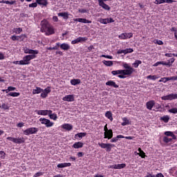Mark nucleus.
I'll use <instances>...</instances> for the list:
<instances>
[{
    "mask_svg": "<svg viewBox=\"0 0 177 177\" xmlns=\"http://www.w3.org/2000/svg\"><path fill=\"white\" fill-rule=\"evenodd\" d=\"M38 131H39V129L37 127H30L24 130V134H25L26 136H28L30 135H34L37 133Z\"/></svg>",
    "mask_w": 177,
    "mask_h": 177,
    "instance_id": "423d86ee",
    "label": "nucleus"
},
{
    "mask_svg": "<svg viewBox=\"0 0 177 177\" xmlns=\"http://www.w3.org/2000/svg\"><path fill=\"white\" fill-rule=\"evenodd\" d=\"M78 12H80V13H86V9H79L78 10Z\"/></svg>",
    "mask_w": 177,
    "mask_h": 177,
    "instance_id": "680f3d73",
    "label": "nucleus"
},
{
    "mask_svg": "<svg viewBox=\"0 0 177 177\" xmlns=\"http://www.w3.org/2000/svg\"><path fill=\"white\" fill-rule=\"evenodd\" d=\"M64 102H74L75 100V97L74 95H67L62 98Z\"/></svg>",
    "mask_w": 177,
    "mask_h": 177,
    "instance_id": "6ab92c4d",
    "label": "nucleus"
},
{
    "mask_svg": "<svg viewBox=\"0 0 177 177\" xmlns=\"http://www.w3.org/2000/svg\"><path fill=\"white\" fill-rule=\"evenodd\" d=\"M24 53L28 55L26 56H30V57H29L30 62H31V60L37 58V55H38V53H39V51H38V50H32V49H30L28 48H24Z\"/></svg>",
    "mask_w": 177,
    "mask_h": 177,
    "instance_id": "7ed1b4c3",
    "label": "nucleus"
},
{
    "mask_svg": "<svg viewBox=\"0 0 177 177\" xmlns=\"http://www.w3.org/2000/svg\"><path fill=\"white\" fill-rule=\"evenodd\" d=\"M73 21H78V23H84V24H91L92 21H89L85 18H75Z\"/></svg>",
    "mask_w": 177,
    "mask_h": 177,
    "instance_id": "dca6fc26",
    "label": "nucleus"
},
{
    "mask_svg": "<svg viewBox=\"0 0 177 177\" xmlns=\"http://www.w3.org/2000/svg\"><path fill=\"white\" fill-rule=\"evenodd\" d=\"M0 156H1V158H3V160L5 159L6 153L3 151H0Z\"/></svg>",
    "mask_w": 177,
    "mask_h": 177,
    "instance_id": "4d7b16f0",
    "label": "nucleus"
},
{
    "mask_svg": "<svg viewBox=\"0 0 177 177\" xmlns=\"http://www.w3.org/2000/svg\"><path fill=\"white\" fill-rule=\"evenodd\" d=\"M60 48L62 50H68L70 49V45L67 43H63L60 45Z\"/></svg>",
    "mask_w": 177,
    "mask_h": 177,
    "instance_id": "bb28decb",
    "label": "nucleus"
},
{
    "mask_svg": "<svg viewBox=\"0 0 177 177\" xmlns=\"http://www.w3.org/2000/svg\"><path fill=\"white\" fill-rule=\"evenodd\" d=\"M104 139H111L113 138V130L109 129L108 131L104 132Z\"/></svg>",
    "mask_w": 177,
    "mask_h": 177,
    "instance_id": "412c9836",
    "label": "nucleus"
},
{
    "mask_svg": "<svg viewBox=\"0 0 177 177\" xmlns=\"http://www.w3.org/2000/svg\"><path fill=\"white\" fill-rule=\"evenodd\" d=\"M21 38H26V35H21V36L13 35L11 37L12 41H19Z\"/></svg>",
    "mask_w": 177,
    "mask_h": 177,
    "instance_id": "c756f323",
    "label": "nucleus"
},
{
    "mask_svg": "<svg viewBox=\"0 0 177 177\" xmlns=\"http://www.w3.org/2000/svg\"><path fill=\"white\" fill-rule=\"evenodd\" d=\"M98 21L101 23V24H109V23H114V19L111 17L106 19L100 18Z\"/></svg>",
    "mask_w": 177,
    "mask_h": 177,
    "instance_id": "4468645a",
    "label": "nucleus"
},
{
    "mask_svg": "<svg viewBox=\"0 0 177 177\" xmlns=\"http://www.w3.org/2000/svg\"><path fill=\"white\" fill-rule=\"evenodd\" d=\"M142 63V61L140 60H136L134 62V63H133L132 66H133V67L135 68H138L139 67V64H140Z\"/></svg>",
    "mask_w": 177,
    "mask_h": 177,
    "instance_id": "37998d69",
    "label": "nucleus"
},
{
    "mask_svg": "<svg viewBox=\"0 0 177 177\" xmlns=\"http://www.w3.org/2000/svg\"><path fill=\"white\" fill-rule=\"evenodd\" d=\"M5 59V54L0 52V60H4Z\"/></svg>",
    "mask_w": 177,
    "mask_h": 177,
    "instance_id": "052dcab7",
    "label": "nucleus"
},
{
    "mask_svg": "<svg viewBox=\"0 0 177 177\" xmlns=\"http://www.w3.org/2000/svg\"><path fill=\"white\" fill-rule=\"evenodd\" d=\"M62 129H65L66 131H73V126L68 123H64L61 126Z\"/></svg>",
    "mask_w": 177,
    "mask_h": 177,
    "instance_id": "aec40b11",
    "label": "nucleus"
},
{
    "mask_svg": "<svg viewBox=\"0 0 177 177\" xmlns=\"http://www.w3.org/2000/svg\"><path fill=\"white\" fill-rule=\"evenodd\" d=\"M117 53L118 55H122V53H124V55H125V50H118Z\"/></svg>",
    "mask_w": 177,
    "mask_h": 177,
    "instance_id": "bf43d9fd",
    "label": "nucleus"
},
{
    "mask_svg": "<svg viewBox=\"0 0 177 177\" xmlns=\"http://www.w3.org/2000/svg\"><path fill=\"white\" fill-rule=\"evenodd\" d=\"M160 64H162V66H168L169 67H171L172 66V64H171V62L169 61H168V62L161 61Z\"/></svg>",
    "mask_w": 177,
    "mask_h": 177,
    "instance_id": "49530a36",
    "label": "nucleus"
},
{
    "mask_svg": "<svg viewBox=\"0 0 177 177\" xmlns=\"http://www.w3.org/2000/svg\"><path fill=\"white\" fill-rule=\"evenodd\" d=\"M123 122L121 124L122 127H125V125H129L131 123L129 122V120L127 118H122Z\"/></svg>",
    "mask_w": 177,
    "mask_h": 177,
    "instance_id": "58836bf2",
    "label": "nucleus"
},
{
    "mask_svg": "<svg viewBox=\"0 0 177 177\" xmlns=\"http://www.w3.org/2000/svg\"><path fill=\"white\" fill-rule=\"evenodd\" d=\"M154 104H156V102L154 100H150L146 103L147 109L148 110H151L153 107H154Z\"/></svg>",
    "mask_w": 177,
    "mask_h": 177,
    "instance_id": "4be33fe9",
    "label": "nucleus"
},
{
    "mask_svg": "<svg viewBox=\"0 0 177 177\" xmlns=\"http://www.w3.org/2000/svg\"><path fill=\"white\" fill-rule=\"evenodd\" d=\"M175 2L174 0H156L153 3L155 5H160V3H172Z\"/></svg>",
    "mask_w": 177,
    "mask_h": 177,
    "instance_id": "a211bd4d",
    "label": "nucleus"
},
{
    "mask_svg": "<svg viewBox=\"0 0 177 177\" xmlns=\"http://www.w3.org/2000/svg\"><path fill=\"white\" fill-rule=\"evenodd\" d=\"M177 99V93H171L161 97L162 100H175Z\"/></svg>",
    "mask_w": 177,
    "mask_h": 177,
    "instance_id": "9d476101",
    "label": "nucleus"
},
{
    "mask_svg": "<svg viewBox=\"0 0 177 177\" xmlns=\"http://www.w3.org/2000/svg\"><path fill=\"white\" fill-rule=\"evenodd\" d=\"M84 136H86V133H79L75 135V138L81 140Z\"/></svg>",
    "mask_w": 177,
    "mask_h": 177,
    "instance_id": "7c9ffc66",
    "label": "nucleus"
},
{
    "mask_svg": "<svg viewBox=\"0 0 177 177\" xmlns=\"http://www.w3.org/2000/svg\"><path fill=\"white\" fill-rule=\"evenodd\" d=\"M165 135H166V136H171L172 139H176V136H175L172 131H166L165 132Z\"/></svg>",
    "mask_w": 177,
    "mask_h": 177,
    "instance_id": "4c0bfd02",
    "label": "nucleus"
},
{
    "mask_svg": "<svg viewBox=\"0 0 177 177\" xmlns=\"http://www.w3.org/2000/svg\"><path fill=\"white\" fill-rule=\"evenodd\" d=\"M71 84L75 86V85H79V84H81V80L80 79H72L71 80Z\"/></svg>",
    "mask_w": 177,
    "mask_h": 177,
    "instance_id": "c85d7f7f",
    "label": "nucleus"
},
{
    "mask_svg": "<svg viewBox=\"0 0 177 177\" xmlns=\"http://www.w3.org/2000/svg\"><path fill=\"white\" fill-rule=\"evenodd\" d=\"M39 121L41 124L43 125H46V128H50L51 127H53L55 125V123L53 122H51L50 120L46 119V118H40Z\"/></svg>",
    "mask_w": 177,
    "mask_h": 177,
    "instance_id": "6e6552de",
    "label": "nucleus"
},
{
    "mask_svg": "<svg viewBox=\"0 0 177 177\" xmlns=\"http://www.w3.org/2000/svg\"><path fill=\"white\" fill-rule=\"evenodd\" d=\"M168 81H169V77H161L158 82H164V84H165L166 82H168Z\"/></svg>",
    "mask_w": 177,
    "mask_h": 177,
    "instance_id": "a18cd8bd",
    "label": "nucleus"
},
{
    "mask_svg": "<svg viewBox=\"0 0 177 177\" xmlns=\"http://www.w3.org/2000/svg\"><path fill=\"white\" fill-rule=\"evenodd\" d=\"M111 74L112 75H118V78H121V79L127 78V76L124 73V71H122V69L112 71Z\"/></svg>",
    "mask_w": 177,
    "mask_h": 177,
    "instance_id": "1a4fd4ad",
    "label": "nucleus"
},
{
    "mask_svg": "<svg viewBox=\"0 0 177 177\" xmlns=\"http://www.w3.org/2000/svg\"><path fill=\"white\" fill-rule=\"evenodd\" d=\"M8 89H10V92H13V91H16V87L8 86Z\"/></svg>",
    "mask_w": 177,
    "mask_h": 177,
    "instance_id": "e2e57ef3",
    "label": "nucleus"
},
{
    "mask_svg": "<svg viewBox=\"0 0 177 177\" xmlns=\"http://www.w3.org/2000/svg\"><path fill=\"white\" fill-rule=\"evenodd\" d=\"M48 117L50 120H53V121H56V120H57V114L55 113H53V112L48 113Z\"/></svg>",
    "mask_w": 177,
    "mask_h": 177,
    "instance_id": "f704fd0d",
    "label": "nucleus"
},
{
    "mask_svg": "<svg viewBox=\"0 0 177 177\" xmlns=\"http://www.w3.org/2000/svg\"><path fill=\"white\" fill-rule=\"evenodd\" d=\"M172 141V138H169L167 136H165L163 138V142H165V143H169V142H171Z\"/></svg>",
    "mask_w": 177,
    "mask_h": 177,
    "instance_id": "09e8293b",
    "label": "nucleus"
},
{
    "mask_svg": "<svg viewBox=\"0 0 177 177\" xmlns=\"http://www.w3.org/2000/svg\"><path fill=\"white\" fill-rule=\"evenodd\" d=\"M102 63H103V64L106 66V67H111V66H113V61L104 60V61H102Z\"/></svg>",
    "mask_w": 177,
    "mask_h": 177,
    "instance_id": "ea45409f",
    "label": "nucleus"
},
{
    "mask_svg": "<svg viewBox=\"0 0 177 177\" xmlns=\"http://www.w3.org/2000/svg\"><path fill=\"white\" fill-rule=\"evenodd\" d=\"M36 2L38 5L42 6H46L48 5V0H36Z\"/></svg>",
    "mask_w": 177,
    "mask_h": 177,
    "instance_id": "cd10ccee",
    "label": "nucleus"
},
{
    "mask_svg": "<svg viewBox=\"0 0 177 177\" xmlns=\"http://www.w3.org/2000/svg\"><path fill=\"white\" fill-rule=\"evenodd\" d=\"M37 6H38V3L37 2L29 4V8H37Z\"/></svg>",
    "mask_w": 177,
    "mask_h": 177,
    "instance_id": "6e6d98bb",
    "label": "nucleus"
},
{
    "mask_svg": "<svg viewBox=\"0 0 177 177\" xmlns=\"http://www.w3.org/2000/svg\"><path fill=\"white\" fill-rule=\"evenodd\" d=\"M86 41H88V37H79L75 40H73L71 44L72 45H75V44H80V42H85Z\"/></svg>",
    "mask_w": 177,
    "mask_h": 177,
    "instance_id": "2eb2a0df",
    "label": "nucleus"
},
{
    "mask_svg": "<svg viewBox=\"0 0 177 177\" xmlns=\"http://www.w3.org/2000/svg\"><path fill=\"white\" fill-rule=\"evenodd\" d=\"M160 121H163V122H165L167 124L169 122V116L168 115H164L160 118Z\"/></svg>",
    "mask_w": 177,
    "mask_h": 177,
    "instance_id": "e433bc0d",
    "label": "nucleus"
},
{
    "mask_svg": "<svg viewBox=\"0 0 177 177\" xmlns=\"http://www.w3.org/2000/svg\"><path fill=\"white\" fill-rule=\"evenodd\" d=\"M58 16L60 17H63V19H64L65 20H67V19H68V12H59L58 13Z\"/></svg>",
    "mask_w": 177,
    "mask_h": 177,
    "instance_id": "473e14b6",
    "label": "nucleus"
},
{
    "mask_svg": "<svg viewBox=\"0 0 177 177\" xmlns=\"http://www.w3.org/2000/svg\"><path fill=\"white\" fill-rule=\"evenodd\" d=\"M147 80H151L152 81H156V80H158V78H160V77L154 75H149L147 77Z\"/></svg>",
    "mask_w": 177,
    "mask_h": 177,
    "instance_id": "a19ab883",
    "label": "nucleus"
},
{
    "mask_svg": "<svg viewBox=\"0 0 177 177\" xmlns=\"http://www.w3.org/2000/svg\"><path fill=\"white\" fill-rule=\"evenodd\" d=\"M57 168H66L67 167H71V163L70 162H64V163H59L57 165Z\"/></svg>",
    "mask_w": 177,
    "mask_h": 177,
    "instance_id": "b1692460",
    "label": "nucleus"
},
{
    "mask_svg": "<svg viewBox=\"0 0 177 177\" xmlns=\"http://www.w3.org/2000/svg\"><path fill=\"white\" fill-rule=\"evenodd\" d=\"M52 90H50V86H48L44 90L43 89V91H41V93L40 95L42 99H46L48 97V95L50 93Z\"/></svg>",
    "mask_w": 177,
    "mask_h": 177,
    "instance_id": "9b49d317",
    "label": "nucleus"
},
{
    "mask_svg": "<svg viewBox=\"0 0 177 177\" xmlns=\"http://www.w3.org/2000/svg\"><path fill=\"white\" fill-rule=\"evenodd\" d=\"M30 57L31 56H24L22 60L14 61L12 63L13 64H19V66H27L30 64Z\"/></svg>",
    "mask_w": 177,
    "mask_h": 177,
    "instance_id": "20e7f679",
    "label": "nucleus"
},
{
    "mask_svg": "<svg viewBox=\"0 0 177 177\" xmlns=\"http://www.w3.org/2000/svg\"><path fill=\"white\" fill-rule=\"evenodd\" d=\"M127 167V164L122 163L118 165H111L109 166V168H111V169H122Z\"/></svg>",
    "mask_w": 177,
    "mask_h": 177,
    "instance_id": "ddd939ff",
    "label": "nucleus"
},
{
    "mask_svg": "<svg viewBox=\"0 0 177 177\" xmlns=\"http://www.w3.org/2000/svg\"><path fill=\"white\" fill-rule=\"evenodd\" d=\"M8 96H12V97H17L19 96H20V93H17V92H10L8 93Z\"/></svg>",
    "mask_w": 177,
    "mask_h": 177,
    "instance_id": "79ce46f5",
    "label": "nucleus"
},
{
    "mask_svg": "<svg viewBox=\"0 0 177 177\" xmlns=\"http://www.w3.org/2000/svg\"><path fill=\"white\" fill-rule=\"evenodd\" d=\"M41 32H45L46 35H53L55 34V27L49 24V21L46 19H44L41 21Z\"/></svg>",
    "mask_w": 177,
    "mask_h": 177,
    "instance_id": "f257e3e1",
    "label": "nucleus"
},
{
    "mask_svg": "<svg viewBox=\"0 0 177 177\" xmlns=\"http://www.w3.org/2000/svg\"><path fill=\"white\" fill-rule=\"evenodd\" d=\"M168 111L172 114H177V108H171V109H169Z\"/></svg>",
    "mask_w": 177,
    "mask_h": 177,
    "instance_id": "8fccbe9b",
    "label": "nucleus"
},
{
    "mask_svg": "<svg viewBox=\"0 0 177 177\" xmlns=\"http://www.w3.org/2000/svg\"><path fill=\"white\" fill-rule=\"evenodd\" d=\"M42 91H44V88H41V87H36L35 89L32 90V95H38Z\"/></svg>",
    "mask_w": 177,
    "mask_h": 177,
    "instance_id": "393cba45",
    "label": "nucleus"
},
{
    "mask_svg": "<svg viewBox=\"0 0 177 177\" xmlns=\"http://www.w3.org/2000/svg\"><path fill=\"white\" fill-rule=\"evenodd\" d=\"M42 175H44V173L42 171H39L37 173H36L33 177H39V176H42Z\"/></svg>",
    "mask_w": 177,
    "mask_h": 177,
    "instance_id": "864d4df0",
    "label": "nucleus"
},
{
    "mask_svg": "<svg viewBox=\"0 0 177 177\" xmlns=\"http://www.w3.org/2000/svg\"><path fill=\"white\" fill-rule=\"evenodd\" d=\"M118 139H124V136L118 135L115 138H113L111 140V143H115V142L118 141Z\"/></svg>",
    "mask_w": 177,
    "mask_h": 177,
    "instance_id": "2f4dec72",
    "label": "nucleus"
},
{
    "mask_svg": "<svg viewBox=\"0 0 177 177\" xmlns=\"http://www.w3.org/2000/svg\"><path fill=\"white\" fill-rule=\"evenodd\" d=\"M53 21L57 22V21H59V18L57 17V16H53Z\"/></svg>",
    "mask_w": 177,
    "mask_h": 177,
    "instance_id": "69168bd1",
    "label": "nucleus"
},
{
    "mask_svg": "<svg viewBox=\"0 0 177 177\" xmlns=\"http://www.w3.org/2000/svg\"><path fill=\"white\" fill-rule=\"evenodd\" d=\"M153 43L156 45H164V42L159 39H154Z\"/></svg>",
    "mask_w": 177,
    "mask_h": 177,
    "instance_id": "de8ad7c7",
    "label": "nucleus"
},
{
    "mask_svg": "<svg viewBox=\"0 0 177 177\" xmlns=\"http://www.w3.org/2000/svg\"><path fill=\"white\" fill-rule=\"evenodd\" d=\"M1 3H6L7 5H10V1H6V0H2V1H1Z\"/></svg>",
    "mask_w": 177,
    "mask_h": 177,
    "instance_id": "0e129e2a",
    "label": "nucleus"
},
{
    "mask_svg": "<svg viewBox=\"0 0 177 177\" xmlns=\"http://www.w3.org/2000/svg\"><path fill=\"white\" fill-rule=\"evenodd\" d=\"M100 57H105L106 59H113V56L111 55H102Z\"/></svg>",
    "mask_w": 177,
    "mask_h": 177,
    "instance_id": "5fc2aeb1",
    "label": "nucleus"
},
{
    "mask_svg": "<svg viewBox=\"0 0 177 177\" xmlns=\"http://www.w3.org/2000/svg\"><path fill=\"white\" fill-rule=\"evenodd\" d=\"M36 112L38 115H49V113H53L52 110H37Z\"/></svg>",
    "mask_w": 177,
    "mask_h": 177,
    "instance_id": "f3484780",
    "label": "nucleus"
},
{
    "mask_svg": "<svg viewBox=\"0 0 177 177\" xmlns=\"http://www.w3.org/2000/svg\"><path fill=\"white\" fill-rule=\"evenodd\" d=\"M98 145L101 149H106V151L110 152L111 151L112 147H115V145L113 144L110 143H103V142H99Z\"/></svg>",
    "mask_w": 177,
    "mask_h": 177,
    "instance_id": "0eeeda50",
    "label": "nucleus"
},
{
    "mask_svg": "<svg viewBox=\"0 0 177 177\" xmlns=\"http://www.w3.org/2000/svg\"><path fill=\"white\" fill-rule=\"evenodd\" d=\"M133 50L132 48H127L124 50V55H128V53H132Z\"/></svg>",
    "mask_w": 177,
    "mask_h": 177,
    "instance_id": "603ef678",
    "label": "nucleus"
},
{
    "mask_svg": "<svg viewBox=\"0 0 177 177\" xmlns=\"http://www.w3.org/2000/svg\"><path fill=\"white\" fill-rule=\"evenodd\" d=\"M7 140H10V142H12V143H15L16 145H21V143H24L26 142V138L24 137L21 138H13V137H7Z\"/></svg>",
    "mask_w": 177,
    "mask_h": 177,
    "instance_id": "39448f33",
    "label": "nucleus"
},
{
    "mask_svg": "<svg viewBox=\"0 0 177 177\" xmlns=\"http://www.w3.org/2000/svg\"><path fill=\"white\" fill-rule=\"evenodd\" d=\"M72 147L73 149H82L84 147V143L81 142H75Z\"/></svg>",
    "mask_w": 177,
    "mask_h": 177,
    "instance_id": "5701e85b",
    "label": "nucleus"
},
{
    "mask_svg": "<svg viewBox=\"0 0 177 177\" xmlns=\"http://www.w3.org/2000/svg\"><path fill=\"white\" fill-rule=\"evenodd\" d=\"M17 127H18V128H23V127H24V122H19L17 124Z\"/></svg>",
    "mask_w": 177,
    "mask_h": 177,
    "instance_id": "13d9d810",
    "label": "nucleus"
},
{
    "mask_svg": "<svg viewBox=\"0 0 177 177\" xmlns=\"http://www.w3.org/2000/svg\"><path fill=\"white\" fill-rule=\"evenodd\" d=\"M122 66L125 68L122 70V71H124L123 73H124V75H126V76L132 75V74L135 73V69L133 67H131V66L129 65V64L127 62H122Z\"/></svg>",
    "mask_w": 177,
    "mask_h": 177,
    "instance_id": "f03ea898",
    "label": "nucleus"
},
{
    "mask_svg": "<svg viewBox=\"0 0 177 177\" xmlns=\"http://www.w3.org/2000/svg\"><path fill=\"white\" fill-rule=\"evenodd\" d=\"M21 32H23V29L21 28L13 29V32H15V34H20Z\"/></svg>",
    "mask_w": 177,
    "mask_h": 177,
    "instance_id": "c03bdc74",
    "label": "nucleus"
},
{
    "mask_svg": "<svg viewBox=\"0 0 177 177\" xmlns=\"http://www.w3.org/2000/svg\"><path fill=\"white\" fill-rule=\"evenodd\" d=\"M106 85H108V86H113V88H118V85L115 83L113 80H109L106 83Z\"/></svg>",
    "mask_w": 177,
    "mask_h": 177,
    "instance_id": "a878e982",
    "label": "nucleus"
},
{
    "mask_svg": "<svg viewBox=\"0 0 177 177\" xmlns=\"http://www.w3.org/2000/svg\"><path fill=\"white\" fill-rule=\"evenodd\" d=\"M133 37V34L132 32H124L122 33L118 36V38L120 39H128L129 38H132Z\"/></svg>",
    "mask_w": 177,
    "mask_h": 177,
    "instance_id": "f8f14e48",
    "label": "nucleus"
},
{
    "mask_svg": "<svg viewBox=\"0 0 177 177\" xmlns=\"http://www.w3.org/2000/svg\"><path fill=\"white\" fill-rule=\"evenodd\" d=\"M134 137L132 136H124V139H128L129 140H132V139H133Z\"/></svg>",
    "mask_w": 177,
    "mask_h": 177,
    "instance_id": "338daca9",
    "label": "nucleus"
},
{
    "mask_svg": "<svg viewBox=\"0 0 177 177\" xmlns=\"http://www.w3.org/2000/svg\"><path fill=\"white\" fill-rule=\"evenodd\" d=\"M156 177H164V175H162V174L159 173L158 174H156Z\"/></svg>",
    "mask_w": 177,
    "mask_h": 177,
    "instance_id": "774afa93",
    "label": "nucleus"
},
{
    "mask_svg": "<svg viewBox=\"0 0 177 177\" xmlns=\"http://www.w3.org/2000/svg\"><path fill=\"white\" fill-rule=\"evenodd\" d=\"M105 117H106V118H108V120H110V121H113V113L110 111H108L106 112Z\"/></svg>",
    "mask_w": 177,
    "mask_h": 177,
    "instance_id": "72a5a7b5",
    "label": "nucleus"
},
{
    "mask_svg": "<svg viewBox=\"0 0 177 177\" xmlns=\"http://www.w3.org/2000/svg\"><path fill=\"white\" fill-rule=\"evenodd\" d=\"M138 151L139 153L137 154H138L141 158H145V157H146V153L145 151H143V150H142V148H138Z\"/></svg>",
    "mask_w": 177,
    "mask_h": 177,
    "instance_id": "c9c22d12",
    "label": "nucleus"
},
{
    "mask_svg": "<svg viewBox=\"0 0 177 177\" xmlns=\"http://www.w3.org/2000/svg\"><path fill=\"white\" fill-rule=\"evenodd\" d=\"M1 109H3V110H9V105H8V104L3 103L1 104Z\"/></svg>",
    "mask_w": 177,
    "mask_h": 177,
    "instance_id": "3c124183",
    "label": "nucleus"
}]
</instances>
